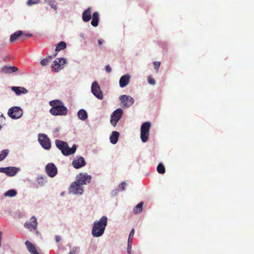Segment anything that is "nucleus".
Masks as SVG:
<instances>
[{
	"label": "nucleus",
	"instance_id": "obj_1",
	"mask_svg": "<svg viewBox=\"0 0 254 254\" xmlns=\"http://www.w3.org/2000/svg\"><path fill=\"white\" fill-rule=\"evenodd\" d=\"M52 108L50 109V113L54 116H65L67 114V109L64 106L63 103L59 100H55L50 102Z\"/></svg>",
	"mask_w": 254,
	"mask_h": 254
},
{
	"label": "nucleus",
	"instance_id": "obj_2",
	"mask_svg": "<svg viewBox=\"0 0 254 254\" xmlns=\"http://www.w3.org/2000/svg\"><path fill=\"white\" fill-rule=\"evenodd\" d=\"M107 225V218L106 216H102L99 221H95L92 230V234L94 237H98L102 236Z\"/></svg>",
	"mask_w": 254,
	"mask_h": 254
},
{
	"label": "nucleus",
	"instance_id": "obj_3",
	"mask_svg": "<svg viewBox=\"0 0 254 254\" xmlns=\"http://www.w3.org/2000/svg\"><path fill=\"white\" fill-rule=\"evenodd\" d=\"M55 144L57 147L61 150L63 154L65 156L73 154L76 149V146L75 145H73L72 147L70 148L67 143L62 140H56Z\"/></svg>",
	"mask_w": 254,
	"mask_h": 254
},
{
	"label": "nucleus",
	"instance_id": "obj_4",
	"mask_svg": "<svg viewBox=\"0 0 254 254\" xmlns=\"http://www.w3.org/2000/svg\"><path fill=\"white\" fill-rule=\"evenodd\" d=\"M151 123L149 122L143 123L141 126L140 138L143 142L147 141L149 137Z\"/></svg>",
	"mask_w": 254,
	"mask_h": 254
},
{
	"label": "nucleus",
	"instance_id": "obj_5",
	"mask_svg": "<svg viewBox=\"0 0 254 254\" xmlns=\"http://www.w3.org/2000/svg\"><path fill=\"white\" fill-rule=\"evenodd\" d=\"M7 114L11 119H17L22 116L23 111L19 107L14 106L8 109Z\"/></svg>",
	"mask_w": 254,
	"mask_h": 254
},
{
	"label": "nucleus",
	"instance_id": "obj_6",
	"mask_svg": "<svg viewBox=\"0 0 254 254\" xmlns=\"http://www.w3.org/2000/svg\"><path fill=\"white\" fill-rule=\"evenodd\" d=\"M123 114V111L121 108L117 109L112 113L111 117L110 123L114 127L117 125V124L121 118Z\"/></svg>",
	"mask_w": 254,
	"mask_h": 254
},
{
	"label": "nucleus",
	"instance_id": "obj_7",
	"mask_svg": "<svg viewBox=\"0 0 254 254\" xmlns=\"http://www.w3.org/2000/svg\"><path fill=\"white\" fill-rule=\"evenodd\" d=\"M38 140L41 146L45 149L49 150L51 148V142L49 137L45 134L38 135Z\"/></svg>",
	"mask_w": 254,
	"mask_h": 254
},
{
	"label": "nucleus",
	"instance_id": "obj_8",
	"mask_svg": "<svg viewBox=\"0 0 254 254\" xmlns=\"http://www.w3.org/2000/svg\"><path fill=\"white\" fill-rule=\"evenodd\" d=\"M91 91L93 95L98 99L100 100L103 99V93L97 82L94 81L93 82L91 87Z\"/></svg>",
	"mask_w": 254,
	"mask_h": 254
},
{
	"label": "nucleus",
	"instance_id": "obj_9",
	"mask_svg": "<svg viewBox=\"0 0 254 254\" xmlns=\"http://www.w3.org/2000/svg\"><path fill=\"white\" fill-rule=\"evenodd\" d=\"M119 98L123 104V108H128L134 103V99L129 96L123 95H121Z\"/></svg>",
	"mask_w": 254,
	"mask_h": 254
},
{
	"label": "nucleus",
	"instance_id": "obj_10",
	"mask_svg": "<svg viewBox=\"0 0 254 254\" xmlns=\"http://www.w3.org/2000/svg\"><path fill=\"white\" fill-rule=\"evenodd\" d=\"M66 63V60L64 58L56 59L52 64V67L55 71H59L64 68V65Z\"/></svg>",
	"mask_w": 254,
	"mask_h": 254
},
{
	"label": "nucleus",
	"instance_id": "obj_11",
	"mask_svg": "<svg viewBox=\"0 0 254 254\" xmlns=\"http://www.w3.org/2000/svg\"><path fill=\"white\" fill-rule=\"evenodd\" d=\"M81 186L77 181H74L70 186L69 191L74 194H81L83 192V189Z\"/></svg>",
	"mask_w": 254,
	"mask_h": 254
},
{
	"label": "nucleus",
	"instance_id": "obj_12",
	"mask_svg": "<svg viewBox=\"0 0 254 254\" xmlns=\"http://www.w3.org/2000/svg\"><path fill=\"white\" fill-rule=\"evenodd\" d=\"M19 169L15 167L0 168V172L5 173L8 176H14L18 172Z\"/></svg>",
	"mask_w": 254,
	"mask_h": 254
},
{
	"label": "nucleus",
	"instance_id": "obj_13",
	"mask_svg": "<svg viewBox=\"0 0 254 254\" xmlns=\"http://www.w3.org/2000/svg\"><path fill=\"white\" fill-rule=\"evenodd\" d=\"M46 173L50 177H55L58 172L57 168L54 163L48 164L45 167Z\"/></svg>",
	"mask_w": 254,
	"mask_h": 254
},
{
	"label": "nucleus",
	"instance_id": "obj_14",
	"mask_svg": "<svg viewBox=\"0 0 254 254\" xmlns=\"http://www.w3.org/2000/svg\"><path fill=\"white\" fill-rule=\"evenodd\" d=\"M91 180V176L86 174L80 173L77 177L76 181L81 185L89 183Z\"/></svg>",
	"mask_w": 254,
	"mask_h": 254
},
{
	"label": "nucleus",
	"instance_id": "obj_15",
	"mask_svg": "<svg viewBox=\"0 0 254 254\" xmlns=\"http://www.w3.org/2000/svg\"><path fill=\"white\" fill-rule=\"evenodd\" d=\"M37 218L35 216H32L29 222L25 223L24 227L30 231L35 230L37 229Z\"/></svg>",
	"mask_w": 254,
	"mask_h": 254
},
{
	"label": "nucleus",
	"instance_id": "obj_16",
	"mask_svg": "<svg viewBox=\"0 0 254 254\" xmlns=\"http://www.w3.org/2000/svg\"><path fill=\"white\" fill-rule=\"evenodd\" d=\"M73 167L75 169H79L86 165V162L82 157H76L72 161Z\"/></svg>",
	"mask_w": 254,
	"mask_h": 254
},
{
	"label": "nucleus",
	"instance_id": "obj_17",
	"mask_svg": "<svg viewBox=\"0 0 254 254\" xmlns=\"http://www.w3.org/2000/svg\"><path fill=\"white\" fill-rule=\"evenodd\" d=\"M18 70V68L15 66L4 65L1 67L0 71L3 73H11Z\"/></svg>",
	"mask_w": 254,
	"mask_h": 254
},
{
	"label": "nucleus",
	"instance_id": "obj_18",
	"mask_svg": "<svg viewBox=\"0 0 254 254\" xmlns=\"http://www.w3.org/2000/svg\"><path fill=\"white\" fill-rule=\"evenodd\" d=\"M134 234V229L133 228L130 232L128 241H127V254H131V245L132 243V239Z\"/></svg>",
	"mask_w": 254,
	"mask_h": 254
},
{
	"label": "nucleus",
	"instance_id": "obj_19",
	"mask_svg": "<svg viewBox=\"0 0 254 254\" xmlns=\"http://www.w3.org/2000/svg\"><path fill=\"white\" fill-rule=\"evenodd\" d=\"M11 89L17 95H20L22 94H25L28 92V90L23 87L12 86Z\"/></svg>",
	"mask_w": 254,
	"mask_h": 254
},
{
	"label": "nucleus",
	"instance_id": "obj_20",
	"mask_svg": "<svg viewBox=\"0 0 254 254\" xmlns=\"http://www.w3.org/2000/svg\"><path fill=\"white\" fill-rule=\"evenodd\" d=\"M25 245L28 252L31 254H40L37 251L34 245L30 241H26Z\"/></svg>",
	"mask_w": 254,
	"mask_h": 254
},
{
	"label": "nucleus",
	"instance_id": "obj_21",
	"mask_svg": "<svg viewBox=\"0 0 254 254\" xmlns=\"http://www.w3.org/2000/svg\"><path fill=\"white\" fill-rule=\"evenodd\" d=\"M130 76L128 75H124L122 76L120 79L119 83L121 87H124L127 86L129 81Z\"/></svg>",
	"mask_w": 254,
	"mask_h": 254
},
{
	"label": "nucleus",
	"instance_id": "obj_22",
	"mask_svg": "<svg viewBox=\"0 0 254 254\" xmlns=\"http://www.w3.org/2000/svg\"><path fill=\"white\" fill-rule=\"evenodd\" d=\"M91 8L88 7L82 13V19L85 22L89 21L91 19Z\"/></svg>",
	"mask_w": 254,
	"mask_h": 254
},
{
	"label": "nucleus",
	"instance_id": "obj_23",
	"mask_svg": "<svg viewBox=\"0 0 254 254\" xmlns=\"http://www.w3.org/2000/svg\"><path fill=\"white\" fill-rule=\"evenodd\" d=\"M22 34V31L21 30H18L11 34L10 35L9 39L10 42L13 43L15 42L16 40H17L18 38L20 39V36H21Z\"/></svg>",
	"mask_w": 254,
	"mask_h": 254
},
{
	"label": "nucleus",
	"instance_id": "obj_24",
	"mask_svg": "<svg viewBox=\"0 0 254 254\" xmlns=\"http://www.w3.org/2000/svg\"><path fill=\"white\" fill-rule=\"evenodd\" d=\"M119 135V132L116 131H113L110 137V142L113 144H116L118 140Z\"/></svg>",
	"mask_w": 254,
	"mask_h": 254
},
{
	"label": "nucleus",
	"instance_id": "obj_25",
	"mask_svg": "<svg viewBox=\"0 0 254 254\" xmlns=\"http://www.w3.org/2000/svg\"><path fill=\"white\" fill-rule=\"evenodd\" d=\"M99 20V15L98 12H94L93 14L92 20L91 24L94 27H96L98 25Z\"/></svg>",
	"mask_w": 254,
	"mask_h": 254
},
{
	"label": "nucleus",
	"instance_id": "obj_26",
	"mask_svg": "<svg viewBox=\"0 0 254 254\" xmlns=\"http://www.w3.org/2000/svg\"><path fill=\"white\" fill-rule=\"evenodd\" d=\"M78 117L81 120H85L87 118V113L84 110H80L78 112Z\"/></svg>",
	"mask_w": 254,
	"mask_h": 254
},
{
	"label": "nucleus",
	"instance_id": "obj_27",
	"mask_svg": "<svg viewBox=\"0 0 254 254\" xmlns=\"http://www.w3.org/2000/svg\"><path fill=\"white\" fill-rule=\"evenodd\" d=\"M57 55V53H56L55 54H54L53 56H48V58H46L44 59H43L41 61L40 64L42 66H45L48 64V63L50 62V60L55 58Z\"/></svg>",
	"mask_w": 254,
	"mask_h": 254
},
{
	"label": "nucleus",
	"instance_id": "obj_28",
	"mask_svg": "<svg viewBox=\"0 0 254 254\" xmlns=\"http://www.w3.org/2000/svg\"><path fill=\"white\" fill-rule=\"evenodd\" d=\"M66 47V44L64 42L62 41L59 43L56 47V52H59L62 50L65 49Z\"/></svg>",
	"mask_w": 254,
	"mask_h": 254
},
{
	"label": "nucleus",
	"instance_id": "obj_29",
	"mask_svg": "<svg viewBox=\"0 0 254 254\" xmlns=\"http://www.w3.org/2000/svg\"><path fill=\"white\" fill-rule=\"evenodd\" d=\"M143 202H139L134 208L133 212L135 214L140 213L142 210Z\"/></svg>",
	"mask_w": 254,
	"mask_h": 254
},
{
	"label": "nucleus",
	"instance_id": "obj_30",
	"mask_svg": "<svg viewBox=\"0 0 254 254\" xmlns=\"http://www.w3.org/2000/svg\"><path fill=\"white\" fill-rule=\"evenodd\" d=\"M46 178H47L46 177H44L43 176H39L38 177H37L36 181H37L38 184L40 186H44V184L46 182Z\"/></svg>",
	"mask_w": 254,
	"mask_h": 254
},
{
	"label": "nucleus",
	"instance_id": "obj_31",
	"mask_svg": "<svg viewBox=\"0 0 254 254\" xmlns=\"http://www.w3.org/2000/svg\"><path fill=\"white\" fill-rule=\"evenodd\" d=\"M9 153L8 149H3L0 152V161L3 160Z\"/></svg>",
	"mask_w": 254,
	"mask_h": 254
},
{
	"label": "nucleus",
	"instance_id": "obj_32",
	"mask_svg": "<svg viewBox=\"0 0 254 254\" xmlns=\"http://www.w3.org/2000/svg\"><path fill=\"white\" fill-rule=\"evenodd\" d=\"M157 171L158 173L163 174L165 173V168L162 163H160L157 167Z\"/></svg>",
	"mask_w": 254,
	"mask_h": 254
},
{
	"label": "nucleus",
	"instance_id": "obj_33",
	"mask_svg": "<svg viewBox=\"0 0 254 254\" xmlns=\"http://www.w3.org/2000/svg\"><path fill=\"white\" fill-rule=\"evenodd\" d=\"M17 192L14 190H10L6 191L4 193L5 196L13 197L16 195Z\"/></svg>",
	"mask_w": 254,
	"mask_h": 254
},
{
	"label": "nucleus",
	"instance_id": "obj_34",
	"mask_svg": "<svg viewBox=\"0 0 254 254\" xmlns=\"http://www.w3.org/2000/svg\"><path fill=\"white\" fill-rule=\"evenodd\" d=\"M32 35L30 33H27V34H23L22 33L21 36L20 37V39L22 41L26 39L27 38L32 37Z\"/></svg>",
	"mask_w": 254,
	"mask_h": 254
},
{
	"label": "nucleus",
	"instance_id": "obj_35",
	"mask_svg": "<svg viewBox=\"0 0 254 254\" xmlns=\"http://www.w3.org/2000/svg\"><path fill=\"white\" fill-rule=\"evenodd\" d=\"M40 0H28L27 1V4L28 5H32L38 3Z\"/></svg>",
	"mask_w": 254,
	"mask_h": 254
},
{
	"label": "nucleus",
	"instance_id": "obj_36",
	"mask_svg": "<svg viewBox=\"0 0 254 254\" xmlns=\"http://www.w3.org/2000/svg\"><path fill=\"white\" fill-rule=\"evenodd\" d=\"M160 64L161 63L160 62H155L154 63V67L156 70L157 72L158 71Z\"/></svg>",
	"mask_w": 254,
	"mask_h": 254
},
{
	"label": "nucleus",
	"instance_id": "obj_37",
	"mask_svg": "<svg viewBox=\"0 0 254 254\" xmlns=\"http://www.w3.org/2000/svg\"><path fill=\"white\" fill-rule=\"evenodd\" d=\"M126 186V182H123L119 185L118 189L120 190H124L125 189V188Z\"/></svg>",
	"mask_w": 254,
	"mask_h": 254
},
{
	"label": "nucleus",
	"instance_id": "obj_38",
	"mask_svg": "<svg viewBox=\"0 0 254 254\" xmlns=\"http://www.w3.org/2000/svg\"><path fill=\"white\" fill-rule=\"evenodd\" d=\"M148 82L151 85H154L155 83V80L151 76H149L148 77Z\"/></svg>",
	"mask_w": 254,
	"mask_h": 254
},
{
	"label": "nucleus",
	"instance_id": "obj_39",
	"mask_svg": "<svg viewBox=\"0 0 254 254\" xmlns=\"http://www.w3.org/2000/svg\"><path fill=\"white\" fill-rule=\"evenodd\" d=\"M5 121V118L3 116V115H1L0 116V129H1L2 127V125L3 124V123Z\"/></svg>",
	"mask_w": 254,
	"mask_h": 254
},
{
	"label": "nucleus",
	"instance_id": "obj_40",
	"mask_svg": "<svg viewBox=\"0 0 254 254\" xmlns=\"http://www.w3.org/2000/svg\"><path fill=\"white\" fill-rule=\"evenodd\" d=\"M106 70L108 72L110 73L112 71V68L109 65H107L105 67Z\"/></svg>",
	"mask_w": 254,
	"mask_h": 254
},
{
	"label": "nucleus",
	"instance_id": "obj_41",
	"mask_svg": "<svg viewBox=\"0 0 254 254\" xmlns=\"http://www.w3.org/2000/svg\"><path fill=\"white\" fill-rule=\"evenodd\" d=\"M76 251V248H74L70 251L68 254H75Z\"/></svg>",
	"mask_w": 254,
	"mask_h": 254
},
{
	"label": "nucleus",
	"instance_id": "obj_42",
	"mask_svg": "<svg viewBox=\"0 0 254 254\" xmlns=\"http://www.w3.org/2000/svg\"><path fill=\"white\" fill-rule=\"evenodd\" d=\"M55 240L56 242L59 243L61 240V238L59 236H56Z\"/></svg>",
	"mask_w": 254,
	"mask_h": 254
},
{
	"label": "nucleus",
	"instance_id": "obj_43",
	"mask_svg": "<svg viewBox=\"0 0 254 254\" xmlns=\"http://www.w3.org/2000/svg\"><path fill=\"white\" fill-rule=\"evenodd\" d=\"M98 42L99 45L101 46L102 45V44L103 43V40L100 39V40H98Z\"/></svg>",
	"mask_w": 254,
	"mask_h": 254
},
{
	"label": "nucleus",
	"instance_id": "obj_44",
	"mask_svg": "<svg viewBox=\"0 0 254 254\" xmlns=\"http://www.w3.org/2000/svg\"><path fill=\"white\" fill-rule=\"evenodd\" d=\"M52 7L53 8H54L56 9V5H52Z\"/></svg>",
	"mask_w": 254,
	"mask_h": 254
}]
</instances>
